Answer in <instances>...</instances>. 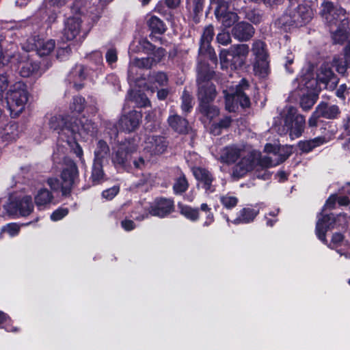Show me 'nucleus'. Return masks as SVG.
<instances>
[{
	"instance_id": "a18cd8bd",
	"label": "nucleus",
	"mask_w": 350,
	"mask_h": 350,
	"mask_svg": "<svg viewBox=\"0 0 350 350\" xmlns=\"http://www.w3.org/2000/svg\"><path fill=\"white\" fill-rule=\"evenodd\" d=\"M131 60L129 62V69H128V80L130 83H133L136 86L140 87L144 81L146 80L145 78H143L141 76V74L139 73V68H135L133 70V72H131Z\"/></svg>"
},
{
	"instance_id": "2f4dec72",
	"label": "nucleus",
	"mask_w": 350,
	"mask_h": 350,
	"mask_svg": "<svg viewBox=\"0 0 350 350\" xmlns=\"http://www.w3.org/2000/svg\"><path fill=\"white\" fill-rule=\"evenodd\" d=\"M317 113L327 119L335 118L340 113L339 108L336 105H328L326 103H321L317 107Z\"/></svg>"
},
{
	"instance_id": "39448f33",
	"label": "nucleus",
	"mask_w": 350,
	"mask_h": 350,
	"mask_svg": "<svg viewBox=\"0 0 350 350\" xmlns=\"http://www.w3.org/2000/svg\"><path fill=\"white\" fill-rule=\"evenodd\" d=\"M214 72L206 64L200 63L198 66V97L202 104H208L216 96L215 86L209 81L213 78Z\"/></svg>"
},
{
	"instance_id": "49530a36",
	"label": "nucleus",
	"mask_w": 350,
	"mask_h": 350,
	"mask_svg": "<svg viewBox=\"0 0 350 350\" xmlns=\"http://www.w3.org/2000/svg\"><path fill=\"white\" fill-rule=\"evenodd\" d=\"M151 61V59L149 57L134 58L131 59V72H132L135 68H139V70L150 68L153 66Z\"/></svg>"
},
{
	"instance_id": "864d4df0",
	"label": "nucleus",
	"mask_w": 350,
	"mask_h": 350,
	"mask_svg": "<svg viewBox=\"0 0 350 350\" xmlns=\"http://www.w3.org/2000/svg\"><path fill=\"white\" fill-rule=\"evenodd\" d=\"M85 107V99L81 96L73 98L72 102L70 105V109L73 113H81Z\"/></svg>"
},
{
	"instance_id": "774afa93",
	"label": "nucleus",
	"mask_w": 350,
	"mask_h": 350,
	"mask_svg": "<svg viewBox=\"0 0 350 350\" xmlns=\"http://www.w3.org/2000/svg\"><path fill=\"white\" fill-rule=\"evenodd\" d=\"M217 42L222 45H227L231 42V38L228 32H221L217 36Z\"/></svg>"
},
{
	"instance_id": "680f3d73",
	"label": "nucleus",
	"mask_w": 350,
	"mask_h": 350,
	"mask_svg": "<svg viewBox=\"0 0 350 350\" xmlns=\"http://www.w3.org/2000/svg\"><path fill=\"white\" fill-rule=\"evenodd\" d=\"M119 186L115 185L111 188L104 190L102 193V196L107 200H111L119 193Z\"/></svg>"
},
{
	"instance_id": "3c124183",
	"label": "nucleus",
	"mask_w": 350,
	"mask_h": 350,
	"mask_svg": "<svg viewBox=\"0 0 350 350\" xmlns=\"http://www.w3.org/2000/svg\"><path fill=\"white\" fill-rule=\"evenodd\" d=\"M7 42L6 40H0V65L1 64H5L10 61V58L15 57V56H12L11 53L8 52V49H5Z\"/></svg>"
},
{
	"instance_id": "ea45409f",
	"label": "nucleus",
	"mask_w": 350,
	"mask_h": 350,
	"mask_svg": "<svg viewBox=\"0 0 350 350\" xmlns=\"http://www.w3.org/2000/svg\"><path fill=\"white\" fill-rule=\"evenodd\" d=\"M130 100H133L138 107H146L150 104V101L147 96L142 93L139 90H131L129 92V97Z\"/></svg>"
},
{
	"instance_id": "052dcab7",
	"label": "nucleus",
	"mask_w": 350,
	"mask_h": 350,
	"mask_svg": "<svg viewBox=\"0 0 350 350\" xmlns=\"http://www.w3.org/2000/svg\"><path fill=\"white\" fill-rule=\"evenodd\" d=\"M105 59L107 64L113 68V64L118 60V51L115 48H109L105 54Z\"/></svg>"
},
{
	"instance_id": "5fc2aeb1",
	"label": "nucleus",
	"mask_w": 350,
	"mask_h": 350,
	"mask_svg": "<svg viewBox=\"0 0 350 350\" xmlns=\"http://www.w3.org/2000/svg\"><path fill=\"white\" fill-rule=\"evenodd\" d=\"M131 167H128V169H137V170H143L146 167V165L148 163V159H146L143 155H139L137 157H135L131 159Z\"/></svg>"
},
{
	"instance_id": "0e129e2a",
	"label": "nucleus",
	"mask_w": 350,
	"mask_h": 350,
	"mask_svg": "<svg viewBox=\"0 0 350 350\" xmlns=\"http://www.w3.org/2000/svg\"><path fill=\"white\" fill-rule=\"evenodd\" d=\"M10 79L6 73L0 75V100L3 98L5 91L8 89Z\"/></svg>"
},
{
	"instance_id": "4c0bfd02",
	"label": "nucleus",
	"mask_w": 350,
	"mask_h": 350,
	"mask_svg": "<svg viewBox=\"0 0 350 350\" xmlns=\"http://www.w3.org/2000/svg\"><path fill=\"white\" fill-rule=\"evenodd\" d=\"M154 46L146 38H141L137 41V44L133 43L130 46V50L133 52H143L146 54H150L154 50Z\"/></svg>"
},
{
	"instance_id": "72a5a7b5",
	"label": "nucleus",
	"mask_w": 350,
	"mask_h": 350,
	"mask_svg": "<svg viewBox=\"0 0 350 350\" xmlns=\"http://www.w3.org/2000/svg\"><path fill=\"white\" fill-rule=\"evenodd\" d=\"M214 36L213 27L209 25L204 28L200 40V52L210 51V44Z\"/></svg>"
},
{
	"instance_id": "412c9836",
	"label": "nucleus",
	"mask_w": 350,
	"mask_h": 350,
	"mask_svg": "<svg viewBox=\"0 0 350 350\" xmlns=\"http://www.w3.org/2000/svg\"><path fill=\"white\" fill-rule=\"evenodd\" d=\"M278 163V162L274 163L272 160V158L270 157H260L258 161L257 162L254 169V174L258 178L268 180L271 176V174L267 170V169L270 167L276 165Z\"/></svg>"
},
{
	"instance_id": "f257e3e1",
	"label": "nucleus",
	"mask_w": 350,
	"mask_h": 350,
	"mask_svg": "<svg viewBox=\"0 0 350 350\" xmlns=\"http://www.w3.org/2000/svg\"><path fill=\"white\" fill-rule=\"evenodd\" d=\"M64 117L62 115L51 116L49 122L51 129L56 131L60 140L66 141V144L70 147V150L79 159L83 165L85 160L83 157L82 148L76 142L81 138L85 139L88 136L94 135L96 131L94 124L85 116L79 119Z\"/></svg>"
},
{
	"instance_id": "393cba45",
	"label": "nucleus",
	"mask_w": 350,
	"mask_h": 350,
	"mask_svg": "<svg viewBox=\"0 0 350 350\" xmlns=\"http://www.w3.org/2000/svg\"><path fill=\"white\" fill-rule=\"evenodd\" d=\"M254 29L252 25L241 22L237 24L232 30V34L234 38L239 41L250 40L254 35Z\"/></svg>"
},
{
	"instance_id": "dca6fc26",
	"label": "nucleus",
	"mask_w": 350,
	"mask_h": 350,
	"mask_svg": "<svg viewBox=\"0 0 350 350\" xmlns=\"http://www.w3.org/2000/svg\"><path fill=\"white\" fill-rule=\"evenodd\" d=\"M5 209L10 215L27 216L33 210L32 198L30 196H25L15 202L8 203L5 206Z\"/></svg>"
},
{
	"instance_id": "603ef678",
	"label": "nucleus",
	"mask_w": 350,
	"mask_h": 350,
	"mask_svg": "<svg viewBox=\"0 0 350 350\" xmlns=\"http://www.w3.org/2000/svg\"><path fill=\"white\" fill-rule=\"evenodd\" d=\"M220 202L225 208L231 209L237 206L239 200L237 197L228 193L220 197Z\"/></svg>"
},
{
	"instance_id": "aec40b11",
	"label": "nucleus",
	"mask_w": 350,
	"mask_h": 350,
	"mask_svg": "<svg viewBox=\"0 0 350 350\" xmlns=\"http://www.w3.org/2000/svg\"><path fill=\"white\" fill-rule=\"evenodd\" d=\"M142 115L139 112L130 111L120 118L118 122V128L126 132L133 131L138 127Z\"/></svg>"
},
{
	"instance_id": "9d476101",
	"label": "nucleus",
	"mask_w": 350,
	"mask_h": 350,
	"mask_svg": "<svg viewBox=\"0 0 350 350\" xmlns=\"http://www.w3.org/2000/svg\"><path fill=\"white\" fill-rule=\"evenodd\" d=\"M82 3L81 0H76L74 2L71 10L75 15L69 17L65 23L63 34L67 40L75 39L81 32L82 18L86 17L83 13L84 9L81 8Z\"/></svg>"
},
{
	"instance_id": "cd10ccee",
	"label": "nucleus",
	"mask_w": 350,
	"mask_h": 350,
	"mask_svg": "<svg viewBox=\"0 0 350 350\" xmlns=\"http://www.w3.org/2000/svg\"><path fill=\"white\" fill-rule=\"evenodd\" d=\"M52 193L45 188L40 189L34 196V201L39 210L49 208L53 201Z\"/></svg>"
},
{
	"instance_id": "1a4fd4ad",
	"label": "nucleus",
	"mask_w": 350,
	"mask_h": 350,
	"mask_svg": "<svg viewBox=\"0 0 350 350\" xmlns=\"http://www.w3.org/2000/svg\"><path fill=\"white\" fill-rule=\"evenodd\" d=\"M6 99L12 112L16 115L21 113L28 100V93L25 85L18 81L11 85L7 93Z\"/></svg>"
},
{
	"instance_id": "58836bf2",
	"label": "nucleus",
	"mask_w": 350,
	"mask_h": 350,
	"mask_svg": "<svg viewBox=\"0 0 350 350\" xmlns=\"http://www.w3.org/2000/svg\"><path fill=\"white\" fill-rule=\"evenodd\" d=\"M325 142V137H318L310 140L300 142L299 143V148L302 152H308Z\"/></svg>"
},
{
	"instance_id": "79ce46f5",
	"label": "nucleus",
	"mask_w": 350,
	"mask_h": 350,
	"mask_svg": "<svg viewBox=\"0 0 350 350\" xmlns=\"http://www.w3.org/2000/svg\"><path fill=\"white\" fill-rule=\"evenodd\" d=\"M254 71L256 75L264 78L269 72V62L267 59H258L254 65Z\"/></svg>"
},
{
	"instance_id": "f03ea898",
	"label": "nucleus",
	"mask_w": 350,
	"mask_h": 350,
	"mask_svg": "<svg viewBox=\"0 0 350 350\" xmlns=\"http://www.w3.org/2000/svg\"><path fill=\"white\" fill-rule=\"evenodd\" d=\"M321 8V14L330 27L334 42L342 43L347 38V29L349 27L346 10L329 1L323 2Z\"/></svg>"
},
{
	"instance_id": "f3484780",
	"label": "nucleus",
	"mask_w": 350,
	"mask_h": 350,
	"mask_svg": "<svg viewBox=\"0 0 350 350\" xmlns=\"http://www.w3.org/2000/svg\"><path fill=\"white\" fill-rule=\"evenodd\" d=\"M292 12L295 27L303 26L309 23L313 17L314 13L309 5L300 3L297 5H291L289 8Z\"/></svg>"
},
{
	"instance_id": "6ab92c4d",
	"label": "nucleus",
	"mask_w": 350,
	"mask_h": 350,
	"mask_svg": "<svg viewBox=\"0 0 350 350\" xmlns=\"http://www.w3.org/2000/svg\"><path fill=\"white\" fill-rule=\"evenodd\" d=\"M215 16L217 21L221 23L224 28L230 27L238 21L237 14L230 10L229 5H220L219 7H216L215 10Z\"/></svg>"
},
{
	"instance_id": "c756f323",
	"label": "nucleus",
	"mask_w": 350,
	"mask_h": 350,
	"mask_svg": "<svg viewBox=\"0 0 350 350\" xmlns=\"http://www.w3.org/2000/svg\"><path fill=\"white\" fill-rule=\"evenodd\" d=\"M340 246H344L345 249L337 250V252L341 256H344L346 258H350V243L344 240V236L342 234L334 233L329 247L333 249Z\"/></svg>"
},
{
	"instance_id": "a19ab883",
	"label": "nucleus",
	"mask_w": 350,
	"mask_h": 350,
	"mask_svg": "<svg viewBox=\"0 0 350 350\" xmlns=\"http://www.w3.org/2000/svg\"><path fill=\"white\" fill-rule=\"evenodd\" d=\"M148 25L153 33L162 34L166 30L163 22L157 16H152L148 20Z\"/></svg>"
},
{
	"instance_id": "0eeeda50",
	"label": "nucleus",
	"mask_w": 350,
	"mask_h": 350,
	"mask_svg": "<svg viewBox=\"0 0 350 350\" xmlns=\"http://www.w3.org/2000/svg\"><path fill=\"white\" fill-rule=\"evenodd\" d=\"M250 49L247 44H240L230 46L228 49L220 51L219 58L221 68L235 69L241 66L249 53Z\"/></svg>"
},
{
	"instance_id": "9b49d317",
	"label": "nucleus",
	"mask_w": 350,
	"mask_h": 350,
	"mask_svg": "<svg viewBox=\"0 0 350 350\" xmlns=\"http://www.w3.org/2000/svg\"><path fill=\"white\" fill-rule=\"evenodd\" d=\"M137 144L134 140H126L120 144L114 150L111 156L113 163L127 169L131 167V154L137 149Z\"/></svg>"
},
{
	"instance_id": "de8ad7c7",
	"label": "nucleus",
	"mask_w": 350,
	"mask_h": 350,
	"mask_svg": "<svg viewBox=\"0 0 350 350\" xmlns=\"http://www.w3.org/2000/svg\"><path fill=\"white\" fill-rule=\"evenodd\" d=\"M189 184L184 175L180 176L175 180L173 185V190L175 194H181L188 188Z\"/></svg>"
},
{
	"instance_id": "13d9d810",
	"label": "nucleus",
	"mask_w": 350,
	"mask_h": 350,
	"mask_svg": "<svg viewBox=\"0 0 350 350\" xmlns=\"http://www.w3.org/2000/svg\"><path fill=\"white\" fill-rule=\"evenodd\" d=\"M150 54L152 56L148 57L151 59V63L152 66H154L160 62L163 57H165V50L161 47L157 49L154 47V50L150 53Z\"/></svg>"
},
{
	"instance_id": "f704fd0d",
	"label": "nucleus",
	"mask_w": 350,
	"mask_h": 350,
	"mask_svg": "<svg viewBox=\"0 0 350 350\" xmlns=\"http://www.w3.org/2000/svg\"><path fill=\"white\" fill-rule=\"evenodd\" d=\"M333 66L340 74H344L347 68L350 67V45L346 48L345 57L334 59Z\"/></svg>"
},
{
	"instance_id": "5701e85b",
	"label": "nucleus",
	"mask_w": 350,
	"mask_h": 350,
	"mask_svg": "<svg viewBox=\"0 0 350 350\" xmlns=\"http://www.w3.org/2000/svg\"><path fill=\"white\" fill-rule=\"evenodd\" d=\"M245 151L236 146L225 147L221 150L219 161L227 164L233 163L238 161Z\"/></svg>"
},
{
	"instance_id": "c03bdc74",
	"label": "nucleus",
	"mask_w": 350,
	"mask_h": 350,
	"mask_svg": "<svg viewBox=\"0 0 350 350\" xmlns=\"http://www.w3.org/2000/svg\"><path fill=\"white\" fill-rule=\"evenodd\" d=\"M265 47V44L263 42L260 40L254 42L252 51L254 55L256 57V60L268 58V55Z\"/></svg>"
},
{
	"instance_id": "e433bc0d",
	"label": "nucleus",
	"mask_w": 350,
	"mask_h": 350,
	"mask_svg": "<svg viewBox=\"0 0 350 350\" xmlns=\"http://www.w3.org/2000/svg\"><path fill=\"white\" fill-rule=\"evenodd\" d=\"M18 125L16 122H10L6 125L2 133V138L7 142H12L19 137Z\"/></svg>"
},
{
	"instance_id": "20e7f679",
	"label": "nucleus",
	"mask_w": 350,
	"mask_h": 350,
	"mask_svg": "<svg viewBox=\"0 0 350 350\" xmlns=\"http://www.w3.org/2000/svg\"><path fill=\"white\" fill-rule=\"evenodd\" d=\"M284 124L282 126H275L274 129L280 135L289 133L292 139L298 138L302 134L305 126V118L297 113V109L293 107H288L284 111Z\"/></svg>"
},
{
	"instance_id": "e2e57ef3",
	"label": "nucleus",
	"mask_w": 350,
	"mask_h": 350,
	"mask_svg": "<svg viewBox=\"0 0 350 350\" xmlns=\"http://www.w3.org/2000/svg\"><path fill=\"white\" fill-rule=\"evenodd\" d=\"M316 100L310 96H304L301 98L300 105L305 110H309L315 103Z\"/></svg>"
},
{
	"instance_id": "423d86ee",
	"label": "nucleus",
	"mask_w": 350,
	"mask_h": 350,
	"mask_svg": "<svg viewBox=\"0 0 350 350\" xmlns=\"http://www.w3.org/2000/svg\"><path fill=\"white\" fill-rule=\"evenodd\" d=\"M249 85L245 79H241L235 88L231 87L229 90H224L226 98V109L230 112L235 111L239 104L242 107H247L250 105L247 92Z\"/></svg>"
},
{
	"instance_id": "7ed1b4c3",
	"label": "nucleus",
	"mask_w": 350,
	"mask_h": 350,
	"mask_svg": "<svg viewBox=\"0 0 350 350\" xmlns=\"http://www.w3.org/2000/svg\"><path fill=\"white\" fill-rule=\"evenodd\" d=\"M336 196L332 195L326 201L323 207L322 212L317 217L316 224V234L323 243L327 244L325 234L327 230L337 227L345 228L347 224V218L345 214H338L336 217L333 214H327V210L334 208L336 202Z\"/></svg>"
},
{
	"instance_id": "c85d7f7f",
	"label": "nucleus",
	"mask_w": 350,
	"mask_h": 350,
	"mask_svg": "<svg viewBox=\"0 0 350 350\" xmlns=\"http://www.w3.org/2000/svg\"><path fill=\"white\" fill-rule=\"evenodd\" d=\"M167 122L172 130L180 134L187 133L189 131L187 120L172 111L167 118Z\"/></svg>"
},
{
	"instance_id": "ddd939ff",
	"label": "nucleus",
	"mask_w": 350,
	"mask_h": 350,
	"mask_svg": "<svg viewBox=\"0 0 350 350\" xmlns=\"http://www.w3.org/2000/svg\"><path fill=\"white\" fill-rule=\"evenodd\" d=\"M317 85L319 89L321 88L334 90L338 83V78L332 69V65L329 63H323L317 73Z\"/></svg>"
},
{
	"instance_id": "bb28decb",
	"label": "nucleus",
	"mask_w": 350,
	"mask_h": 350,
	"mask_svg": "<svg viewBox=\"0 0 350 350\" xmlns=\"http://www.w3.org/2000/svg\"><path fill=\"white\" fill-rule=\"evenodd\" d=\"M85 77L83 66L76 65L70 72L67 80L75 88L80 90L83 86V82Z\"/></svg>"
},
{
	"instance_id": "bf43d9fd",
	"label": "nucleus",
	"mask_w": 350,
	"mask_h": 350,
	"mask_svg": "<svg viewBox=\"0 0 350 350\" xmlns=\"http://www.w3.org/2000/svg\"><path fill=\"white\" fill-rule=\"evenodd\" d=\"M201 111L206 115L208 118L212 119L219 113L218 109L208 104H202L200 105Z\"/></svg>"
},
{
	"instance_id": "4be33fe9",
	"label": "nucleus",
	"mask_w": 350,
	"mask_h": 350,
	"mask_svg": "<svg viewBox=\"0 0 350 350\" xmlns=\"http://www.w3.org/2000/svg\"><path fill=\"white\" fill-rule=\"evenodd\" d=\"M168 78L165 72H153L146 79L143 84L145 88L154 92L159 86H165L167 84Z\"/></svg>"
},
{
	"instance_id": "4d7b16f0",
	"label": "nucleus",
	"mask_w": 350,
	"mask_h": 350,
	"mask_svg": "<svg viewBox=\"0 0 350 350\" xmlns=\"http://www.w3.org/2000/svg\"><path fill=\"white\" fill-rule=\"evenodd\" d=\"M231 124V119L229 117H226L221 120L218 123L212 126L211 131L214 135H219L221 129H226Z\"/></svg>"
},
{
	"instance_id": "37998d69",
	"label": "nucleus",
	"mask_w": 350,
	"mask_h": 350,
	"mask_svg": "<svg viewBox=\"0 0 350 350\" xmlns=\"http://www.w3.org/2000/svg\"><path fill=\"white\" fill-rule=\"evenodd\" d=\"M91 178L94 185L100 184L105 181V177L102 163L94 162Z\"/></svg>"
},
{
	"instance_id": "7c9ffc66",
	"label": "nucleus",
	"mask_w": 350,
	"mask_h": 350,
	"mask_svg": "<svg viewBox=\"0 0 350 350\" xmlns=\"http://www.w3.org/2000/svg\"><path fill=\"white\" fill-rule=\"evenodd\" d=\"M24 60H21L20 62V75L23 77H29L31 76L34 72L38 70L39 68V65L32 60L27 59L26 54L24 55L23 57Z\"/></svg>"
},
{
	"instance_id": "2eb2a0df",
	"label": "nucleus",
	"mask_w": 350,
	"mask_h": 350,
	"mask_svg": "<svg viewBox=\"0 0 350 350\" xmlns=\"http://www.w3.org/2000/svg\"><path fill=\"white\" fill-rule=\"evenodd\" d=\"M174 210V202L170 199L159 198L154 200V202L150 205L148 211V213L142 215L139 217H135L137 220H143L146 218L148 214L152 216H157L159 217H165Z\"/></svg>"
},
{
	"instance_id": "a878e982",
	"label": "nucleus",
	"mask_w": 350,
	"mask_h": 350,
	"mask_svg": "<svg viewBox=\"0 0 350 350\" xmlns=\"http://www.w3.org/2000/svg\"><path fill=\"white\" fill-rule=\"evenodd\" d=\"M259 213V209H256L254 208H243L241 209L237 217L232 220L230 221L228 216H225V219H226L228 225H230V222H232L234 224L238 225L240 224H248L252 221L256 215Z\"/></svg>"
},
{
	"instance_id": "a211bd4d",
	"label": "nucleus",
	"mask_w": 350,
	"mask_h": 350,
	"mask_svg": "<svg viewBox=\"0 0 350 350\" xmlns=\"http://www.w3.org/2000/svg\"><path fill=\"white\" fill-rule=\"evenodd\" d=\"M167 147V142L165 137L150 135L146 139L144 150L150 155H160L165 152Z\"/></svg>"
},
{
	"instance_id": "f8f14e48",
	"label": "nucleus",
	"mask_w": 350,
	"mask_h": 350,
	"mask_svg": "<svg viewBox=\"0 0 350 350\" xmlns=\"http://www.w3.org/2000/svg\"><path fill=\"white\" fill-rule=\"evenodd\" d=\"M259 158L260 154L256 151H245L232 167V176L240 178L254 171Z\"/></svg>"
},
{
	"instance_id": "8fccbe9b",
	"label": "nucleus",
	"mask_w": 350,
	"mask_h": 350,
	"mask_svg": "<svg viewBox=\"0 0 350 350\" xmlns=\"http://www.w3.org/2000/svg\"><path fill=\"white\" fill-rule=\"evenodd\" d=\"M180 213L185 217L193 221H197L199 218L198 209L193 208L191 206H182L180 209Z\"/></svg>"
},
{
	"instance_id": "4468645a",
	"label": "nucleus",
	"mask_w": 350,
	"mask_h": 350,
	"mask_svg": "<svg viewBox=\"0 0 350 350\" xmlns=\"http://www.w3.org/2000/svg\"><path fill=\"white\" fill-rule=\"evenodd\" d=\"M55 46L53 40H44L38 36H31L27 40L23 48L26 51H36L40 56L48 55Z\"/></svg>"
},
{
	"instance_id": "69168bd1",
	"label": "nucleus",
	"mask_w": 350,
	"mask_h": 350,
	"mask_svg": "<svg viewBox=\"0 0 350 350\" xmlns=\"http://www.w3.org/2000/svg\"><path fill=\"white\" fill-rule=\"evenodd\" d=\"M68 213L67 208H59L51 215V220L56 221L62 219Z\"/></svg>"
},
{
	"instance_id": "c9c22d12",
	"label": "nucleus",
	"mask_w": 350,
	"mask_h": 350,
	"mask_svg": "<svg viewBox=\"0 0 350 350\" xmlns=\"http://www.w3.org/2000/svg\"><path fill=\"white\" fill-rule=\"evenodd\" d=\"M109 155V148L103 140H99L94 150V162L103 163Z\"/></svg>"
},
{
	"instance_id": "09e8293b",
	"label": "nucleus",
	"mask_w": 350,
	"mask_h": 350,
	"mask_svg": "<svg viewBox=\"0 0 350 350\" xmlns=\"http://www.w3.org/2000/svg\"><path fill=\"white\" fill-rule=\"evenodd\" d=\"M204 2L205 0H186V8L195 15H198L202 12Z\"/></svg>"
},
{
	"instance_id": "338daca9",
	"label": "nucleus",
	"mask_w": 350,
	"mask_h": 350,
	"mask_svg": "<svg viewBox=\"0 0 350 350\" xmlns=\"http://www.w3.org/2000/svg\"><path fill=\"white\" fill-rule=\"evenodd\" d=\"M20 227L16 224H9L4 226L3 232L7 233L10 237L16 236L19 232Z\"/></svg>"
},
{
	"instance_id": "6e6552de",
	"label": "nucleus",
	"mask_w": 350,
	"mask_h": 350,
	"mask_svg": "<svg viewBox=\"0 0 350 350\" xmlns=\"http://www.w3.org/2000/svg\"><path fill=\"white\" fill-rule=\"evenodd\" d=\"M64 142V141H62ZM65 144H58L53 154V159L56 163H60L62 160L64 161L66 167L63 169L62 173V178L66 185V187L71 186L74 184L75 179L78 176V170L76 164L70 159L65 157L67 148ZM70 148V147L67 144Z\"/></svg>"
},
{
	"instance_id": "b1692460",
	"label": "nucleus",
	"mask_w": 350,
	"mask_h": 350,
	"mask_svg": "<svg viewBox=\"0 0 350 350\" xmlns=\"http://www.w3.org/2000/svg\"><path fill=\"white\" fill-rule=\"evenodd\" d=\"M193 174L195 178L202 184V187L206 193H210L215 191V188L212 185L213 177L208 170L201 167H194Z\"/></svg>"
},
{
	"instance_id": "6e6d98bb",
	"label": "nucleus",
	"mask_w": 350,
	"mask_h": 350,
	"mask_svg": "<svg viewBox=\"0 0 350 350\" xmlns=\"http://www.w3.org/2000/svg\"><path fill=\"white\" fill-rule=\"evenodd\" d=\"M181 99L182 110L185 112L189 111L190 109L193 107V104L192 96L187 91L185 90L181 96Z\"/></svg>"
},
{
	"instance_id": "473e14b6",
	"label": "nucleus",
	"mask_w": 350,
	"mask_h": 350,
	"mask_svg": "<svg viewBox=\"0 0 350 350\" xmlns=\"http://www.w3.org/2000/svg\"><path fill=\"white\" fill-rule=\"evenodd\" d=\"M275 25L280 29L287 31L293 26H295V21H294V17H293L292 12L290 8L286 13L279 17L275 21Z\"/></svg>"
}]
</instances>
